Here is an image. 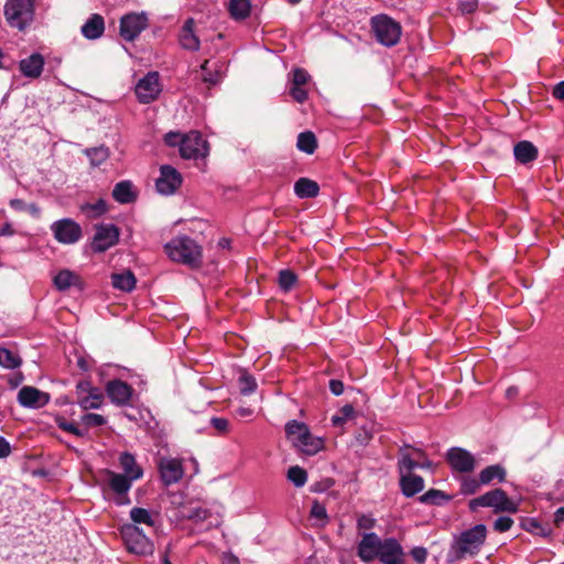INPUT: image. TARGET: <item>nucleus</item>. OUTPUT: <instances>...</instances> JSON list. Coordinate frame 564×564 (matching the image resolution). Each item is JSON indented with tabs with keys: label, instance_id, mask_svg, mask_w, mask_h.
<instances>
[{
	"label": "nucleus",
	"instance_id": "38",
	"mask_svg": "<svg viewBox=\"0 0 564 564\" xmlns=\"http://www.w3.org/2000/svg\"><path fill=\"white\" fill-rule=\"evenodd\" d=\"M238 387L242 394H251L257 389V381L253 376L245 370L239 371Z\"/></svg>",
	"mask_w": 564,
	"mask_h": 564
},
{
	"label": "nucleus",
	"instance_id": "56",
	"mask_svg": "<svg viewBox=\"0 0 564 564\" xmlns=\"http://www.w3.org/2000/svg\"><path fill=\"white\" fill-rule=\"evenodd\" d=\"M477 0H459L458 9L463 13H471L477 9Z\"/></svg>",
	"mask_w": 564,
	"mask_h": 564
},
{
	"label": "nucleus",
	"instance_id": "10",
	"mask_svg": "<svg viewBox=\"0 0 564 564\" xmlns=\"http://www.w3.org/2000/svg\"><path fill=\"white\" fill-rule=\"evenodd\" d=\"M149 19L144 12H131L120 20V36L126 41H133L148 28Z\"/></svg>",
	"mask_w": 564,
	"mask_h": 564
},
{
	"label": "nucleus",
	"instance_id": "51",
	"mask_svg": "<svg viewBox=\"0 0 564 564\" xmlns=\"http://www.w3.org/2000/svg\"><path fill=\"white\" fill-rule=\"evenodd\" d=\"M513 520L509 517H499L495 523L494 529L498 532H506L511 529Z\"/></svg>",
	"mask_w": 564,
	"mask_h": 564
},
{
	"label": "nucleus",
	"instance_id": "48",
	"mask_svg": "<svg viewBox=\"0 0 564 564\" xmlns=\"http://www.w3.org/2000/svg\"><path fill=\"white\" fill-rule=\"evenodd\" d=\"M58 427H61L63 431H66L68 433H72L78 437H85L87 435V430L80 429L76 423L74 422H67L65 420L58 422Z\"/></svg>",
	"mask_w": 564,
	"mask_h": 564
},
{
	"label": "nucleus",
	"instance_id": "44",
	"mask_svg": "<svg viewBox=\"0 0 564 564\" xmlns=\"http://www.w3.org/2000/svg\"><path fill=\"white\" fill-rule=\"evenodd\" d=\"M10 206L15 210L26 212L35 218H39L41 214V209L36 204H26L19 198L11 199Z\"/></svg>",
	"mask_w": 564,
	"mask_h": 564
},
{
	"label": "nucleus",
	"instance_id": "34",
	"mask_svg": "<svg viewBox=\"0 0 564 564\" xmlns=\"http://www.w3.org/2000/svg\"><path fill=\"white\" fill-rule=\"evenodd\" d=\"M479 479L481 485H489L495 479L502 482L506 479V469L500 465L488 466L479 473Z\"/></svg>",
	"mask_w": 564,
	"mask_h": 564
},
{
	"label": "nucleus",
	"instance_id": "59",
	"mask_svg": "<svg viewBox=\"0 0 564 564\" xmlns=\"http://www.w3.org/2000/svg\"><path fill=\"white\" fill-rule=\"evenodd\" d=\"M329 389L335 395H340L344 392V384L339 380H330Z\"/></svg>",
	"mask_w": 564,
	"mask_h": 564
},
{
	"label": "nucleus",
	"instance_id": "43",
	"mask_svg": "<svg viewBox=\"0 0 564 564\" xmlns=\"http://www.w3.org/2000/svg\"><path fill=\"white\" fill-rule=\"evenodd\" d=\"M288 479L295 487H303L307 481V473L300 466H293L288 470Z\"/></svg>",
	"mask_w": 564,
	"mask_h": 564
},
{
	"label": "nucleus",
	"instance_id": "20",
	"mask_svg": "<svg viewBox=\"0 0 564 564\" xmlns=\"http://www.w3.org/2000/svg\"><path fill=\"white\" fill-rule=\"evenodd\" d=\"M18 401L25 408L39 409L46 405L50 395L34 387H23L18 393Z\"/></svg>",
	"mask_w": 564,
	"mask_h": 564
},
{
	"label": "nucleus",
	"instance_id": "58",
	"mask_svg": "<svg viewBox=\"0 0 564 564\" xmlns=\"http://www.w3.org/2000/svg\"><path fill=\"white\" fill-rule=\"evenodd\" d=\"M85 209L91 212V216H99L106 212V204L99 200L96 204L87 205Z\"/></svg>",
	"mask_w": 564,
	"mask_h": 564
},
{
	"label": "nucleus",
	"instance_id": "7",
	"mask_svg": "<svg viewBox=\"0 0 564 564\" xmlns=\"http://www.w3.org/2000/svg\"><path fill=\"white\" fill-rule=\"evenodd\" d=\"M102 475L105 477V495H112L111 498L118 506L129 505L130 499L128 497V492L130 491L133 481L129 477L110 469H105Z\"/></svg>",
	"mask_w": 564,
	"mask_h": 564
},
{
	"label": "nucleus",
	"instance_id": "12",
	"mask_svg": "<svg viewBox=\"0 0 564 564\" xmlns=\"http://www.w3.org/2000/svg\"><path fill=\"white\" fill-rule=\"evenodd\" d=\"M51 230L54 235V238L64 245H72L77 242L82 238V228L80 226L69 219L64 218L57 221H54L51 225Z\"/></svg>",
	"mask_w": 564,
	"mask_h": 564
},
{
	"label": "nucleus",
	"instance_id": "1",
	"mask_svg": "<svg viewBox=\"0 0 564 564\" xmlns=\"http://www.w3.org/2000/svg\"><path fill=\"white\" fill-rule=\"evenodd\" d=\"M169 258L192 269L199 268L203 260L202 247L187 236H177L165 245Z\"/></svg>",
	"mask_w": 564,
	"mask_h": 564
},
{
	"label": "nucleus",
	"instance_id": "21",
	"mask_svg": "<svg viewBox=\"0 0 564 564\" xmlns=\"http://www.w3.org/2000/svg\"><path fill=\"white\" fill-rule=\"evenodd\" d=\"M404 552L401 544L394 539L384 540L378 558L382 564H404Z\"/></svg>",
	"mask_w": 564,
	"mask_h": 564
},
{
	"label": "nucleus",
	"instance_id": "30",
	"mask_svg": "<svg viewBox=\"0 0 564 564\" xmlns=\"http://www.w3.org/2000/svg\"><path fill=\"white\" fill-rule=\"evenodd\" d=\"M105 31V21L100 14H93L82 26L83 35L88 40H96Z\"/></svg>",
	"mask_w": 564,
	"mask_h": 564
},
{
	"label": "nucleus",
	"instance_id": "45",
	"mask_svg": "<svg viewBox=\"0 0 564 564\" xmlns=\"http://www.w3.org/2000/svg\"><path fill=\"white\" fill-rule=\"evenodd\" d=\"M481 486L480 479H476L474 477H463L460 480V494L463 495H474L476 494Z\"/></svg>",
	"mask_w": 564,
	"mask_h": 564
},
{
	"label": "nucleus",
	"instance_id": "40",
	"mask_svg": "<svg viewBox=\"0 0 564 564\" xmlns=\"http://www.w3.org/2000/svg\"><path fill=\"white\" fill-rule=\"evenodd\" d=\"M311 518L315 521V525L325 527L328 522V516L324 505L314 501L311 508Z\"/></svg>",
	"mask_w": 564,
	"mask_h": 564
},
{
	"label": "nucleus",
	"instance_id": "16",
	"mask_svg": "<svg viewBox=\"0 0 564 564\" xmlns=\"http://www.w3.org/2000/svg\"><path fill=\"white\" fill-rule=\"evenodd\" d=\"M118 239L119 230L115 225L108 224L98 226L91 242V249L95 252H104L115 246Z\"/></svg>",
	"mask_w": 564,
	"mask_h": 564
},
{
	"label": "nucleus",
	"instance_id": "17",
	"mask_svg": "<svg viewBox=\"0 0 564 564\" xmlns=\"http://www.w3.org/2000/svg\"><path fill=\"white\" fill-rule=\"evenodd\" d=\"M384 544L376 533H365L358 544V556L362 562H371L378 558Z\"/></svg>",
	"mask_w": 564,
	"mask_h": 564
},
{
	"label": "nucleus",
	"instance_id": "4",
	"mask_svg": "<svg viewBox=\"0 0 564 564\" xmlns=\"http://www.w3.org/2000/svg\"><path fill=\"white\" fill-rule=\"evenodd\" d=\"M35 0H7L3 14L9 26L24 31L34 20Z\"/></svg>",
	"mask_w": 564,
	"mask_h": 564
},
{
	"label": "nucleus",
	"instance_id": "37",
	"mask_svg": "<svg viewBox=\"0 0 564 564\" xmlns=\"http://www.w3.org/2000/svg\"><path fill=\"white\" fill-rule=\"evenodd\" d=\"M22 360L14 351L0 347V366L7 369H15L20 367Z\"/></svg>",
	"mask_w": 564,
	"mask_h": 564
},
{
	"label": "nucleus",
	"instance_id": "18",
	"mask_svg": "<svg viewBox=\"0 0 564 564\" xmlns=\"http://www.w3.org/2000/svg\"><path fill=\"white\" fill-rule=\"evenodd\" d=\"M161 175L156 180V189L164 195L173 194L182 183L181 174L170 165L161 166Z\"/></svg>",
	"mask_w": 564,
	"mask_h": 564
},
{
	"label": "nucleus",
	"instance_id": "23",
	"mask_svg": "<svg viewBox=\"0 0 564 564\" xmlns=\"http://www.w3.org/2000/svg\"><path fill=\"white\" fill-rule=\"evenodd\" d=\"M44 57L40 53H33L20 61V72L28 78H39L44 68Z\"/></svg>",
	"mask_w": 564,
	"mask_h": 564
},
{
	"label": "nucleus",
	"instance_id": "5",
	"mask_svg": "<svg viewBox=\"0 0 564 564\" xmlns=\"http://www.w3.org/2000/svg\"><path fill=\"white\" fill-rule=\"evenodd\" d=\"M480 507L492 508L496 513H516L519 510L518 502L510 499L500 488L490 490L469 501L470 510L476 511Z\"/></svg>",
	"mask_w": 564,
	"mask_h": 564
},
{
	"label": "nucleus",
	"instance_id": "61",
	"mask_svg": "<svg viewBox=\"0 0 564 564\" xmlns=\"http://www.w3.org/2000/svg\"><path fill=\"white\" fill-rule=\"evenodd\" d=\"M553 96L558 100H564V80L554 86Z\"/></svg>",
	"mask_w": 564,
	"mask_h": 564
},
{
	"label": "nucleus",
	"instance_id": "9",
	"mask_svg": "<svg viewBox=\"0 0 564 564\" xmlns=\"http://www.w3.org/2000/svg\"><path fill=\"white\" fill-rule=\"evenodd\" d=\"M127 550L137 555H148L153 552V544L135 524H124L120 530Z\"/></svg>",
	"mask_w": 564,
	"mask_h": 564
},
{
	"label": "nucleus",
	"instance_id": "14",
	"mask_svg": "<svg viewBox=\"0 0 564 564\" xmlns=\"http://www.w3.org/2000/svg\"><path fill=\"white\" fill-rule=\"evenodd\" d=\"M446 460L453 470L462 474L474 471L477 464L475 456L462 447L449 448L446 453Z\"/></svg>",
	"mask_w": 564,
	"mask_h": 564
},
{
	"label": "nucleus",
	"instance_id": "63",
	"mask_svg": "<svg viewBox=\"0 0 564 564\" xmlns=\"http://www.w3.org/2000/svg\"><path fill=\"white\" fill-rule=\"evenodd\" d=\"M410 454H413V457L416 460L423 462L424 459H427L424 452L420 448H413L410 446Z\"/></svg>",
	"mask_w": 564,
	"mask_h": 564
},
{
	"label": "nucleus",
	"instance_id": "35",
	"mask_svg": "<svg viewBox=\"0 0 564 564\" xmlns=\"http://www.w3.org/2000/svg\"><path fill=\"white\" fill-rule=\"evenodd\" d=\"M112 196L117 202L121 204L131 203L134 199L131 182L122 181L118 183L112 191Z\"/></svg>",
	"mask_w": 564,
	"mask_h": 564
},
{
	"label": "nucleus",
	"instance_id": "6",
	"mask_svg": "<svg viewBox=\"0 0 564 564\" xmlns=\"http://www.w3.org/2000/svg\"><path fill=\"white\" fill-rule=\"evenodd\" d=\"M487 528L484 524H476L464 531L453 545L456 558H464L467 555H475L479 552L485 542Z\"/></svg>",
	"mask_w": 564,
	"mask_h": 564
},
{
	"label": "nucleus",
	"instance_id": "64",
	"mask_svg": "<svg viewBox=\"0 0 564 564\" xmlns=\"http://www.w3.org/2000/svg\"><path fill=\"white\" fill-rule=\"evenodd\" d=\"M554 522L556 525H560L562 522H564V507H561L556 510L554 514Z\"/></svg>",
	"mask_w": 564,
	"mask_h": 564
},
{
	"label": "nucleus",
	"instance_id": "32",
	"mask_svg": "<svg viewBox=\"0 0 564 564\" xmlns=\"http://www.w3.org/2000/svg\"><path fill=\"white\" fill-rule=\"evenodd\" d=\"M135 276L130 270L111 274L112 286L123 292H131L135 288Z\"/></svg>",
	"mask_w": 564,
	"mask_h": 564
},
{
	"label": "nucleus",
	"instance_id": "31",
	"mask_svg": "<svg viewBox=\"0 0 564 564\" xmlns=\"http://www.w3.org/2000/svg\"><path fill=\"white\" fill-rule=\"evenodd\" d=\"M294 192L300 198H313L318 195L319 186L315 181L301 177L294 184Z\"/></svg>",
	"mask_w": 564,
	"mask_h": 564
},
{
	"label": "nucleus",
	"instance_id": "53",
	"mask_svg": "<svg viewBox=\"0 0 564 564\" xmlns=\"http://www.w3.org/2000/svg\"><path fill=\"white\" fill-rule=\"evenodd\" d=\"M310 75L302 68H296L293 72V85L303 86L307 83Z\"/></svg>",
	"mask_w": 564,
	"mask_h": 564
},
{
	"label": "nucleus",
	"instance_id": "28",
	"mask_svg": "<svg viewBox=\"0 0 564 564\" xmlns=\"http://www.w3.org/2000/svg\"><path fill=\"white\" fill-rule=\"evenodd\" d=\"M120 466L123 470V476L129 477L132 481L140 479L143 476V469L138 465L134 456L124 452L119 457Z\"/></svg>",
	"mask_w": 564,
	"mask_h": 564
},
{
	"label": "nucleus",
	"instance_id": "42",
	"mask_svg": "<svg viewBox=\"0 0 564 564\" xmlns=\"http://www.w3.org/2000/svg\"><path fill=\"white\" fill-rule=\"evenodd\" d=\"M130 518L134 523H143L147 525H154V519L151 512L144 508H132L130 510Z\"/></svg>",
	"mask_w": 564,
	"mask_h": 564
},
{
	"label": "nucleus",
	"instance_id": "47",
	"mask_svg": "<svg viewBox=\"0 0 564 564\" xmlns=\"http://www.w3.org/2000/svg\"><path fill=\"white\" fill-rule=\"evenodd\" d=\"M80 422L85 425V430L89 427L101 426L106 424V419L96 413H88L82 416Z\"/></svg>",
	"mask_w": 564,
	"mask_h": 564
},
{
	"label": "nucleus",
	"instance_id": "36",
	"mask_svg": "<svg viewBox=\"0 0 564 564\" xmlns=\"http://www.w3.org/2000/svg\"><path fill=\"white\" fill-rule=\"evenodd\" d=\"M296 145L300 151L312 154L317 147L314 133L310 131L300 133Z\"/></svg>",
	"mask_w": 564,
	"mask_h": 564
},
{
	"label": "nucleus",
	"instance_id": "24",
	"mask_svg": "<svg viewBox=\"0 0 564 564\" xmlns=\"http://www.w3.org/2000/svg\"><path fill=\"white\" fill-rule=\"evenodd\" d=\"M53 284L58 291H67L72 286L83 289L84 284L80 276L68 270L64 269L57 272V274L53 278Z\"/></svg>",
	"mask_w": 564,
	"mask_h": 564
},
{
	"label": "nucleus",
	"instance_id": "54",
	"mask_svg": "<svg viewBox=\"0 0 564 564\" xmlns=\"http://www.w3.org/2000/svg\"><path fill=\"white\" fill-rule=\"evenodd\" d=\"M212 426L217 430L220 434H225L228 432L229 422L224 417H213L210 420Z\"/></svg>",
	"mask_w": 564,
	"mask_h": 564
},
{
	"label": "nucleus",
	"instance_id": "11",
	"mask_svg": "<svg viewBox=\"0 0 564 564\" xmlns=\"http://www.w3.org/2000/svg\"><path fill=\"white\" fill-rule=\"evenodd\" d=\"M77 404L83 410L99 409L104 395L100 389L93 387L89 381L83 380L76 384Z\"/></svg>",
	"mask_w": 564,
	"mask_h": 564
},
{
	"label": "nucleus",
	"instance_id": "13",
	"mask_svg": "<svg viewBox=\"0 0 564 564\" xmlns=\"http://www.w3.org/2000/svg\"><path fill=\"white\" fill-rule=\"evenodd\" d=\"M161 93L160 77L156 72H151L141 78L135 85V95L140 102L149 104L158 98Z\"/></svg>",
	"mask_w": 564,
	"mask_h": 564
},
{
	"label": "nucleus",
	"instance_id": "55",
	"mask_svg": "<svg viewBox=\"0 0 564 564\" xmlns=\"http://www.w3.org/2000/svg\"><path fill=\"white\" fill-rule=\"evenodd\" d=\"M411 555L415 562H417L419 564H423L427 557V550L422 546H416L412 549Z\"/></svg>",
	"mask_w": 564,
	"mask_h": 564
},
{
	"label": "nucleus",
	"instance_id": "49",
	"mask_svg": "<svg viewBox=\"0 0 564 564\" xmlns=\"http://www.w3.org/2000/svg\"><path fill=\"white\" fill-rule=\"evenodd\" d=\"M523 528L532 533L546 535L549 531L544 529L535 519H527L523 522Z\"/></svg>",
	"mask_w": 564,
	"mask_h": 564
},
{
	"label": "nucleus",
	"instance_id": "62",
	"mask_svg": "<svg viewBox=\"0 0 564 564\" xmlns=\"http://www.w3.org/2000/svg\"><path fill=\"white\" fill-rule=\"evenodd\" d=\"M440 495H441V491L432 489V490L427 491L426 494H424L421 497V500L424 502H430V501H433L434 498Z\"/></svg>",
	"mask_w": 564,
	"mask_h": 564
},
{
	"label": "nucleus",
	"instance_id": "15",
	"mask_svg": "<svg viewBox=\"0 0 564 564\" xmlns=\"http://www.w3.org/2000/svg\"><path fill=\"white\" fill-rule=\"evenodd\" d=\"M161 479L165 486L178 482L184 476L183 460L174 457H162L158 463Z\"/></svg>",
	"mask_w": 564,
	"mask_h": 564
},
{
	"label": "nucleus",
	"instance_id": "22",
	"mask_svg": "<svg viewBox=\"0 0 564 564\" xmlns=\"http://www.w3.org/2000/svg\"><path fill=\"white\" fill-rule=\"evenodd\" d=\"M106 392L112 403L117 405L129 404L132 397L131 387L121 380H111L106 386Z\"/></svg>",
	"mask_w": 564,
	"mask_h": 564
},
{
	"label": "nucleus",
	"instance_id": "8",
	"mask_svg": "<svg viewBox=\"0 0 564 564\" xmlns=\"http://www.w3.org/2000/svg\"><path fill=\"white\" fill-rule=\"evenodd\" d=\"M371 28L377 41L384 46L395 45L401 37V25L386 14L373 17Z\"/></svg>",
	"mask_w": 564,
	"mask_h": 564
},
{
	"label": "nucleus",
	"instance_id": "27",
	"mask_svg": "<svg viewBox=\"0 0 564 564\" xmlns=\"http://www.w3.org/2000/svg\"><path fill=\"white\" fill-rule=\"evenodd\" d=\"M400 486L404 496L412 497L423 490L424 480L413 473L400 474Z\"/></svg>",
	"mask_w": 564,
	"mask_h": 564
},
{
	"label": "nucleus",
	"instance_id": "41",
	"mask_svg": "<svg viewBox=\"0 0 564 564\" xmlns=\"http://www.w3.org/2000/svg\"><path fill=\"white\" fill-rule=\"evenodd\" d=\"M85 153L94 166L101 165L109 158V150L105 147L88 149Z\"/></svg>",
	"mask_w": 564,
	"mask_h": 564
},
{
	"label": "nucleus",
	"instance_id": "60",
	"mask_svg": "<svg viewBox=\"0 0 564 564\" xmlns=\"http://www.w3.org/2000/svg\"><path fill=\"white\" fill-rule=\"evenodd\" d=\"M11 453L10 444L7 442L6 438L0 436V458H4L9 456Z\"/></svg>",
	"mask_w": 564,
	"mask_h": 564
},
{
	"label": "nucleus",
	"instance_id": "3",
	"mask_svg": "<svg viewBox=\"0 0 564 564\" xmlns=\"http://www.w3.org/2000/svg\"><path fill=\"white\" fill-rule=\"evenodd\" d=\"M165 142L171 147H180V154L186 160H197L208 154V143L197 131H191L187 134L169 132L165 134Z\"/></svg>",
	"mask_w": 564,
	"mask_h": 564
},
{
	"label": "nucleus",
	"instance_id": "19",
	"mask_svg": "<svg viewBox=\"0 0 564 564\" xmlns=\"http://www.w3.org/2000/svg\"><path fill=\"white\" fill-rule=\"evenodd\" d=\"M202 82L208 87L219 84L225 75L226 65L221 61L205 59L200 65Z\"/></svg>",
	"mask_w": 564,
	"mask_h": 564
},
{
	"label": "nucleus",
	"instance_id": "33",
	"mask_svg": "<svg viewBox=\"0 0 564 564\" xmlns=\"http://www.w3.org/2000/svg\"><path fill=\"white\" fill-rule=\"evenodd\" d=\"M228 10L234 20H245L250 15L251 2L250 0H230Z\"/></svg>",
	"mask_w": 564,
	"mask_h": 564
},
{
	"label": "nucleus",
	"instance_id": "39",
	"mask_svg": "<svg viewBox=\"0 0 564 564\" xmlns=\"http://www.w3.org/2000/svg\"><path fill=\"white\" fill-rule=\"evenodd\" d=\"M297 282L296 274L289 270H281L278 275V284L281 290L289 292Z\"/></svg>",
	"mask_w": 564,
	"mask_h": 564
},
{
	"label": "nucleus",
	"instance_id": "29",
	"mask_svg": "<svg viewBox=\"0 0 564 564\" xmlns=\"http://www.w3.org/2000/svg\"><path fill=\"white\" fill-rule=\"evenodd\" d=\"M513 154L517 162L528 164L538 158V148L530 141H520L513 147Z\"/></svg>",
	"mask_w": 564,
	"mask_h": 564
},
{
	"label": "nucleus",
	"instance_id": "2",
	"mask_svg": "<svg viewBox=\"0 0 564 564\" xmlns=\"http://www.w3.org/2000/svg\"><path fill=\"white\" fill-rule=\"evenodd\" d=\"M285 434L292 445L305 455H315L324 448V440L313 435L303 422L289 421L285 424Z\"/></svg>",
	"mask_w": 564,
	"mask_h": 564
},
{
	"label": "nucleus",
	"instance_id": "26",
	"mask_svg": "<svg viewBox=\"0 0 564 564\" xmlns=\"http://www.w3.org/2000/svg\"><path fill=\"white\" fill-rule=\"evenodd\" d=\"M180 44L188 51H198L200 46L199 39L194 33V20L187 19L180 32Z\"/></svg>",
	"mask_w": 564,
	"mask_h": 564
},
{
	"label": "nucleus",
	"instance_id": "25",
	"mask_svg": "<svg viewBox=\"0 0 564 564\" xmlns=\"http://www.w3.org/2000/svg\"><path fill=\"white\" fill-rule=\"evenodd\" d=\"M431 466H432V463L429 459H424L423 462L416 460L413 457V454H410V446H404L400 449V458H399L400 474L412 473V470L416 467L427 468Z\"/></svg>",
	"mask_w": 564,
	"mask_h": 564
},
{
	"label": "nucleus",
	"instance_id": "46",
	"mask_svg": "<svg viewBox=\"0 0 564 564\" xmlns=\"http://www.w3.org/2000/svg\"><path fill=\"white\" fill-rule=\"evenodd\" d=\"M354 406L350 404L344 405L339 414H336L332 417V423L335 426H341L348 419H350L354 415Z\"/></svg>",
	"mask_w": 564,
	"mask_h": 564
},
{
	"label": "nucleus",
	"instance_id": "50",
	"mask_svg": "<svg viewBox=\"0 0 564 564\" xmlns=\"http://www.w3.org/2000/svg\"><path fill=\"white\" fill-rule=\"evenodd\" d=\"M184 517H186L189 520H194L196 522H204L210 517V514L206 509L194 508V509H191L188 511V513L185 514Z\"/></svg>",
	"mask_w": 564,
	"mask_h": 564
},
{
	"label": "nucleus",
	"instance_id": "57",
	"mask_svg": "<svg viewBox=\"0 0 564 564\" xmlns=\"http://www.w3.org/2000/svg\"><path fill=\"white\" fill-rule=\"evenodd\" d=\"M290 94L299 102H303L307 98V93L302 88V86L293 85L290 89Z\"/></svg>",
	"mask_w": 564,
	"mask_h": 564
},
{
	"label": "nucleus",
	"instance_id": "52",
	"mask_svg": "<svg viewBox=\"0 0 564 564\" xmlns=\"http://www.w3.org/2000/svg\"><path fill=\"white\" fill-rule=\"evenodd\" d=\"M376 519L369 514H361L357 519V528L359 530H370L375 527Z\"/></svg>",
	"mask_w": 564,
	"mask_h": 564
}]
</instances>
